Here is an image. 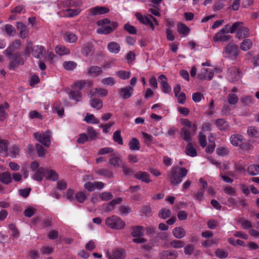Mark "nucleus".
<instances>
[{
	"label": "nucleus",
	"mask_w": 259,
	"mask_h": 259,
	"mask_svg": "<svg viewBox=\"0 0 259 259\" xmlns=\"http://www.w3.org/2000/svg\"><path fill=\"white\" fill-rule=\"evenodd\" d=\"M98 26H100L97 30V32L99 34H107L112 32L118 26V23L116 22H111L107 18L98 21L97 22Z\"/></svg>",
	"instance_id": "nucleus-1"
},
{
	"label": "nucleus",
	"mask_w": 259,
	"mask_h": 259,
	"mask_svg": "<svg viewBox=\"0 0 259 259\" xmlns=\"http://www.w3.org/2000/svg\"><path fill=\"white\" fill-rule=\"evenodd\" d=\"M188 171V170L184 167L180 168L178 166L172 167L169 175L170 183L172 185L180 184L182 182L181 178L186 177Z\"/></svg>",
	"instance_id": "nucleus-2"
},
{
	"label": "nucleus",
	"mask_w": 259,
	"mask_h": 259,
	"mask_svg": "<svg viewBox=\"0 0 259 259\" xmlns=\"http://www.w3.org/2000/svg\"><path fill=\"white\" fill-rule=\"evenodd\" d=\"M230 140L234 146L239 147L243 150H249L251 148L250 144L248 142H245V139L241 135H233L230 137Z\"/></svg>",
	"instance_id": "nucleus-3"
},
{
	"label": "nucleus",
	"mask_w": 259,
	"mask_h": 259,
	"mask_svg": "<svg viewBox=\"0 0 259 259\" xmlns=\"http://www.w3.org/2000/svg\"><path fill=\"white\" fill-rule=\"evenodd\" d=\"M106 225L111 229L120 230L124 228L125 224L118 216L112 215L106 219Z\"/></svg>",
	"instance_id": "nucleus-4"
},
{
	"label": "nucleus",
	"mask_w": 259,
	"mask_h": 259,
	"mask_svg": "<svg viewBox=\"0 0 259 259\" xmlns=\"http://www.w3.org/2000/svg\"><path fill=\"white\" fill-rule=\"evenodd\" d=\"M228 26H225L219 32L216 33L213 37V41L215 42L220 41H227L230 40L232 36L227 34L229 32Z\"/></svg>",
	"instance_id": "nucleus-5"
},
{
	"label": "nucleus",
	"mask_w": 259,
	"mask_h": 259,
	"mask_svg": "<svg viewBox=\"0 0 259 259\" xmlns=\"http://www.w3.org/2000/svg\"><path fill=\"white\" fill-rule=\"evenodd\" d=\"M135 16L137 19L141 23L146 25L149 26V27L152 29V30H154L155 29L154 22L155 23V25H158V23L157 19L151 16H150V17L146 16H143L140 13H136Z\"/></svg>",
	"instance_id": "nucleus-6"
},
{
	"label": "nucleus",
	"mask_w": 259,
	"mask_h": 259,
	"mask_svg": "<svg viewBox=\"0 0 259 259\" xmlns=\"http://www.w3.org/2000/svg\"><path fill=\"white\" fill-rule=\"evenodd\" d=\"M105 255L108 259H124L126 252L124 249L118 247L113 249L111 251L106 250Z\"/></svg>",
	"instance_id": "nucleus-7"
},
{
	"label": "nucleus",
	"mask_w": 259,
	"mask_h": 259,
	"mask_svg": "<svg viewBox=\"0 0 259 259\" xmlns=\"http://www.w3.org/2000/svg\"><path fill=\"white\" fill-rule=\"evenodd\" d=\"M33 135L34 138L44 146L47 147L50 146L51 133L49 131H47L41 133H35Z\"/></svg>",
	"instance_id": "nucleus-8"
},
{
	"label": "nucleus",
	"mask_w": 259,
	"mask_h": 259,
	"mask_svg": "<svg viewBox=\"0 0 259 259\" xmlns=\"http://www.w3.org/2000/svg\"><path fill=\"white\" fill-rule=\"evenodd\" d=\"M31 169L32 171H35L32 176L33 179L39 182L41 181L44 178L45 168L39 167V164L36 161H33L31 164Z\"/></svg>",
	"instance_id": "nucleus-9"
},
{
	"label": "nucleus",
	"mask_w": 259,
	"mask_h": 259,
	"mask_svg": "<svg viewBox=\"0 0 259 259\" xmlns=\"http://www.w3.org/2000/svg\"><path fill=\"white\" fill-rule=\"evenodd\" d=\"M238 49L237 46L233 44H228L223 51L226 57L235 59L238 55Z\"/></svg>",
	"instance_id": "nucleus-10"
},
{
	"label": "nucleus",
	"mask_w": 259,
	"mask_h": 259,
	"mask_svg": "<svg viewBox=\"0 0 259 259\" xmlns=\"http://www.w3.org/2000/svg\"><path fill=\"white\" fill-rule=\"evenodd\" d=\"M105 186L104 183L100 181L88 182L84 183L83 188L86 190L92 192L96 190H101Z\"/></svg>",
	"instance_id": "nucleus-11"
},
{
	"label": "nucleus",
	"mask_w": 259,
	"mask_h": 259,
	"mask_svg": "<svg viewBox=\"0 0 259 259\" xmlns=\"http://www.w3.org/2000/svg\"><path fill=\"white\" fill-rule=\"evenodd\" d=\"M214 75L213 71L211 69L203 68L197 75L198 78L200 80H211Z\"/></svg>",
	"instance_id": "nucleus-12"
},
{
	"label": "nucleus",
	"mask_w": 259,
	"mask_h": 259,
	"mask_svg": "<svg viewBox=\"0 0 259 259\" xmlns=\"http://www.w3.org/2000/svg\"><path fill=\"white\" fill-rule=\"evenodd\" d=\"M227 76L230 81L234 82L240 79V72L237 68L232 67L228 69Z\"/></svg>",
	"instance_id": "nucleus-13"
},
{
	"label": "nucleus",
	"mask_w": 259,
	"mask_h": 259,
	"mask_svg": "<svg viewBox=\"0 0 259 259\" xmlns=\"http://www.w3.org/2000/svg\"><path fill=\"white\" fill-rule=\"evenodd\" d=\"M159 81L161 86V88L162 92L165 94H169L171 92V87L168 83L167 78L165 75H160L159 76Z\"/></svg>",
	"instance_id": "nucleus-14"
},
{
	"label": "nucleus",
	"mask_w": 259,
	"mask_h": 259,
	"mask_svg": "<svg viewBox=\"0 0 259 259\" xmlns=\"http://www.w3.org/2000/svg\"><path fill=\"white\" fill-rule=\"evenodd\" d=\"M134 88L131 86H126L119 90V95L123 99L130 98L133 93Z\"/></svg>",
	"instance_id": "nucleus-15"
},
{
	"label": "nucleus",
	"mask_w": 259,
	"mask_h": 259,
	"mask_svg": "<svg viewBox=\"0 0 259 259\" xmlns=\"http://www.w3.org/2000/svg\"><path fill=\"white\" fill-rule=\"evenodd\" d=\"M102 68L98 66H91L87 69L88 74L92 77H97L103 73Z\"/></svg>",
	"instance_id": "nucleus-16"
},
{
	"label": "nucleus",
	"mask_w": 259,
	"mask_h": 259,
	"mask_svg": "<svg viewBox=\"0 0 259 259\" xmlns=\"http://www.w3.org/2000/svg\"><path fill=\"white\" fill-rule=\"evenodd\" d=\"M45 52V49L42 46H35L32 49V54L33 56L37 59L41 58Z\"/></svg>",
	"instance_id": "nucleus-17"
},
{
	"label": "nucleus",
	"mask_w": 259,
	"mask_h": 259,
	"mask_svg": "<svg viewBox=\"0 0 259 259\" xmlns=\"http://www.w3.org/2000/svg\"><path fill=\"white\" fill-rule=\"evenodd\" d=\"M23 60L20 55H16L14 56L12 60L10 62L9 68L10 70H15L18 65H23Z\"/></svg>",
	"instance_id": "nucleus-18"
},
{
	"label": "nucleus",
	"mask_w": 259,
	"mask_h": 259,
	"mask_svg": "<svg viewBox=\"0 0 259 259\" xmlns=\"http://www.w3.org/2000/svg\"><path fill=\"white\" fill-rule=\"evenodd\" d=\"M44 177L47 180L56 181L58 179L59 176L55 170L46 168L45 169Z\"/></svg>",
	"instance_id": "nucleus-19"
},
{
	"label": "nucleus",
	"mask_w": 259,
	"mask_h": 259,
	"mask_svg": "<svg viewBox=\"0 0 259 259\" xmlns=\"http://www.w3.org/2000/svg\"><path fill=\"white\" fill-rule=\"evenodd\" d=\"M86 84H88L89 88H90L92 86L93 82L92 81H87L85 80H78L74 82V84L72 85V88L74 90H78V91H80V90L82 89Z\"/></svg>",
	"instance_id": "nucleus-20"
},
{
	"label": "nucleus",
	"mask_w": 259,
	"mask_h": 259,
	"mask_svg": "<svg viewBox=\"0 0 259 259\" xmlns=\"http://www.w3.org/2000/svg\"><path fill=\"white\" fill-rule=\"evenodd\" d=\"M161 259H176L178 256V253L175 250H165L160 254Z\"/></svg>",
	"instance_id": "nucleus-21"
},
{
	"label": "nucleus",
	"mask_w": 259,
	"mask_h": 259,
	"mask_svg": "<svg viewBox=\"0 0 259 259\" xmlns=\"http://www.w3.org/2000/svg\"><path fill=\"white\" fill-rule=\"evenodd\" d=\"M135 177L136 179L146 183H149L151 181L150 179L149 174L145 171H140L137 172L135 175Z\"/></svg>",
	"instance_id": "nucleus-22"
},
{
	"label": "nucleus",
	"mask_w": 259,
	"mask_h": 259,
	"mask_svg": "<svg viewBox=\"0 0 259 259\" xmlns=\"http://www.w3.org/2000/svg\"><path fill=\"white\" fill-rule=\"evenodd\" d=\"M21 45L20 40H16L4 51V54L9 57L15 49H18Z\"/></svg>",
	"instance_id": "nucleus-23"
},
{
	"label": "nucleus",
	"mask_w": 259,
	"mask_h": 259,
	"mask_svg": "<svg viewBox=\"0 0 259 259\" xmlns=\"http://www.w3.org/2000/svg\"><path fill=\"white\" fill-rule=\"evenodd\" d=\"M249 35V29L242 25L241 27L238 29L236 33V37L238 39L246 38Z\"/></svg>",
	"instance_id": "nucleus-24"
},
{
	"label": "nucleus",
	"mask_w": 259,
	"mask_h": 259,
	"mask_svg": "<svg viewBox=\"0 0 259 259\" xmlns=\"http://www.w3.org/2000/svg\"><path fill=\"white\" fill-rule=\"evenodd\" d=\"M108 91L107 89L104 88H95L92 89L90 92V95L92 97L97 95L100 97H105L107 95Z\"/></svg>",
	"instance_id": "nucleus-25"
},
{
	"label": "nucleus",
	"mask_w": 259,
	"mask_h": 259,
	"mask_svg": "<svg viewBox=\"0 0 259 259\" xmlns=\"http://www.w3.org/2000/svg\"><path fill=\"white\" fill-rule=\"evenodd\" d=\"M17 27L18 30L19 31L20 36L23 38L26 37L28 34L27 26L21 22H18Z\"/></svg>",
	"instance_id": "nucleus-26"
},
{
	"label": "nucleus",
	"mask_w": 259,
	"mask_h": 259,
	"mask_svg": "<svg viewBox=\"0 0 259 259\" xmlns=\"http://www.w3.org/2000/svg\"><path fill=\"white\" fill-rule=\"evenodd\" d=\"M172 234L175 238L181 239L184 237L186 235L185 229L182 227H176L172 230Z\"/></svg>",
	"instance_id": "nucleus-27"
},
{
	"label": "nucleus",
	"mask_w": 259,
	"mask_h": 259,
	"mask_svg": "<svg viewBox=\"0 0 259 259\" xmlns=\"http://www.w3.org/2000/svg\"><path fill=\"white\" fill-rule=\"evenodd\" d=\"M252 40L249 38L244 39L240 44V49L243 51H247L252 47Z\"/></svg>",
	"instance_id": "nucleus-28"
},
{
	"label": "nucleus",
	"mask_w": 259,
	"mask_h": 259,
	"mask_svg": "<svg viewBox=\"0 0 259 259\" xmlns=\"http://www.w3.org/2000/svg\"><path fill=\"white\" fill-rule=\"evenodd\" d=\"M109 11V9L105 7H95L90 10L91 13L93 15L104 14Z\"/></svg>",
	"instance_id": "nucleus-29"
},
{
	"label": "nucleus",
	"mask_w": 259,
	"mask_h": 259,
	"mask_svg": "<svg viewBox=\"0 0 259 259\" xmlns=\"http://www.w3.org/2000/svg\"><path fill=\"white\" fill-rule=\"evenodd\" d=\"M107 49L110 53L117 54L120 51V46L117 42L111 41L108 44Z\"/></svg>",
	"instance_id": "nucleus-30"
},
{
	"label": "nucleus",
	"mask_w": 259,
	"mask_h": 259,
	"mask_svg": "<svg viewBox=\"0 0 259 259\" xmlns=\"http://www.w3.org/2000/svg\"><path fill=\"white\" fill-rule=\"evenodd\" d=\"M128 146L130 149L132 151H138L140 149V142L136 138H133L130 141L128 142Z\"/></svg>",
	"instance_id": "nucleus-31"
},
{
	"label": "nucleus",
	"mask_w": 259,
	"mask_h": 259,
	"mask_svg": "<svg viewBox=\"0 0 259 259\" xmlns=\"http://www.w3.org/2000/svg\"><path fill=\"white\" fill-rule=\"evenodd\" d=\"M90 105L94 108L100 110L103 107V102L99 99L92 98L90 100Z\"/></svg>",
	"instance_id": "nucleus-32"
},
{
	"label": "nucleus",
	"mask_w": 259,
	"mask_h": 259,
	"mask_svg": "<svg viewBox=\"0 0 259 259\" xmlns=\"http://www.w3.org/2000/svg\"><path fill=\"white\" fill-rule=\"evenodd\" d=\"M185 153L188 156L193 157L196 156L197 154L196 150L191 142L189 143L186 146Z\"/></svg>",
	"instance_id": "nucleus-33"
},
{
	"label": "nucleus",
	"mask_w": 259,
	"mask_h": 259,
	"mask_svg": "<svg viewBox=\"0 0 259 259\" xmlns=\"http://www.w3.org/2000/svg\"><path fill=\"white\" fill-rule=\"evenodd\" d=\"M81 94L79 91L76 90L70 91L69 93V98L70 99L73 100L76 102H79L81 99Z\"/></svg>",
	"instance_id": "nucleus-34"
},
{
	"label": "nucleus",
	"mask_w": 259,
	"mask_h": 259,
	"mask_svg": "<svg viewBox=\"0 0 259 259\" xmlns=\"http://www.w3.org/2000/svg\"><path fill=\"white\" fill-rule=\"evenodd\" d=\"M9 107V104L5 102L4 104L0 105V120H4L7 116L6 110Z\"/></svg>",
	"instance_id": "nucleus-35"
},
{
	"label": "nucleus",
	"mask_w": 259,
	"mask_h": 259,
	"mask_svg": "<svg viewBox=\"0 0 259 259\" xmlns=\"http://www.w3.org/2000/svg\"><path fill=\"white\" fill-rule=\"evenodd\" d=\"M0 181L5 184H8L12 182V178L10 172H4L0 177Z\"/></svg>",
	"instance_id": "nucleus-36"
},
{
	"label": "nucleus",
	"mask_w": 259,
	"mask_h": 259,
	"mask_svg": "<svg viewBox=\"0 0 259 259\" xmlns=\"http://www.w3.org/2000/svg\"><path fill=\"white\" fill-rule=\"evenodd\" d=\"M109 163L114 167H121L124 162L117 156L113 157L109 159Z\"/></svg>",
	"instance_id": "nucleus-37"
},
{
	"label": "nucleus",
	"mask_w": 259,
	"mask_h": 259,
	"mask_svg": "<svg viewBox=\"0 0 259 259\" xmlns=\"http://www.w3.org/2000/svg\"><path fill=\"white\" fill-rule=\"evenodd\" d=\"M55 52L60 56L67 55L70 53V50L63 46H57L55 48Z\"/></svg>",
	"instance_id": "nucleus-38"
},
{
	"label": "nucleus",
	"mask_w": 259,
	"mask_h": 259,
	"mask_svg": "<svg viewBox=\"0 0 259 259\" xmlns=\"http://www.w3.org/2000/svg\"><path fill=\"white\" fill-rule=\"evenodd\" d=\"M247 172L251 176H256L259 175V165H250L247 167Z\"/></svg>",
	"instance_id": "nucleus-39"
},
{
	"label": "nucleus",
	"mask_w": 259,
	"mask_h": 259,
	"mask_svg": "<svg viewBox=\"0 0 259 259\" xmlns=\"http://www.w3.org/2000/svg\"><path fill=\"white\" fill-rule=\"evenodd\" d=\"M178 31L180 34L184 35V36L187 35L190 32L189 28L185 24L183 23H180L178 24Z\"/></svg>",
	"instance_id": "nucleus-40"
},
{
	"label": "nucleus",
	"mask_w": 259,
	"mask_h": 259,
	"mask_svg": "<svg viewBox=\"0 0 259 259\" xmlns=\"http://www.w3.org/2000/svg\"><path fill=\"white\" fill-rule=\"evenodd\" d=\"M95 172L100 176L107 177V178H111L113 176V173L110 170L105 169L101 168L96 170Z\"/></svg>",
	"instance_id": "nucleus-41"
},
{
	"label": "nucleus",
	"mask_w": 259,
	"mask_h": 259,
	"mask_svg": "<svg viewBox=\"0 0 259 259\" xmlns=\"http://www.w3.org/2000/svg\"><path fill=\"white\" fill-rule=\"evenodd\" d=\"M217 127L220 130H226L229 127V124L223 119H218L215 121Z\"/></svg>",
	"instance_id": "nucleus-42"
},
{
	"label": "nucleus",
	"mask_w": 259,
	"mask_h": 259,
	"mask_svg": "<svg viewBox=\"0 0 259 259\" xmlns=\"http://www.w3.org/2000/svg\"><path fill=\"white\" fill-rule=\"evenodd\" d=\"M181 134L183 137V139L190 143L191 141V135L189 130L185 127H183L181 130Z\"/></svg>",
	"instance_id": "nucleus-43"
},
{
	"label": "nucleus",
	"mask_w": 259,
	"mask_h": 259,
	"mask_svg": "<svg viewBox=\"0 0 259 259\" xmlns=\"http://www.w3.org/2000/svg\"><path fill=\"white\" fill-rule=\"evenodd\" d=\"M243 25V23L242 22H236L233 23L231 26L229 24H227L226 26H228L230 27V28L228 29L229 32L232 34L235 32H237L238 29L241 27Z\"/></svg>",
	"instance_id": "nucleus-44"
},
{
	"label": "nucleus",
	"mask_w": 259,
	"mask_h": 259,
	"mask_svg": "<svg viewBox=\"0 0 259 259\" xmlns=\"http://www.w3.org/2000/svg\"><path fill=\"white\" fill-rule=\"evenodd\" d=\"M84 121L88 123L98 124L99 120L92 114H87L84 117Z\"/></svg>",
	"instance_id": "nucleus-45"
},
{
	"label": "nucleus",
	"mask_w": 259,
	"mask_h": 259,
	"mask_svg": "<svg viewBox=\"0 0 259 259\" xmlns=\"http://www.w3.org/2000/svg\"><path fill=\"white\" fill-rule=\"evenodd\" d=\"M64 39L69 43H74L77 41V37L74 33L67 32L65 35Z\"/></svg>",
	"instance_id": "nucleus-46"
},
{
	"label": "nucleus",
	"mask_w": 259,
	"mask_h": 259,
	"mask_svg": "<svg viewBox=\"0 0 259 259\" xmlns=\"http://www.w3.org/2000/svg\"><path fill=\"white\" fill-rule=\"evenodd\" d=\"M122 199L120 197L113 200L112 201H111L107 204L106 208V211H110L113 210L114 207V206L117 204L120 203L122 201Z\"/></svg>",
	"instance_id": "nucleus-47"
},
{
	"label": "nucleus",
	"mask_w": 259,
	"mask_h": 259,
	"mask_svg": "<svg viewBox=\"0 0 259 259\" xmlns=\"http://www.w3.org/2000/svg\"><path fill=\"white\" fill-rule=\"evenodd\" d=\"M143 228L140 226H135L132 229V235L133 237H140L143 235Z\"/></svg>",
	"instance_id": "nucleus-48"
},
{
	"label": "nucleus",
	"mask_w": 259,
	"mask_h": 259,
	"mask_svg": "<svg viewBox=\"0 0 259 259\" xmlns=\"http://www.w3.org/2000/svg\"><path fill=\"white\" fill-rule=\"evenodd\" d=\"M238 97L234 93L229 94L227 96L228 102L230 105H235L238 102Z\"/></svg>",
	"instance_id": "nucleus-49"
},
{
	"label": "nucleus",
	"mask_w": 259,
	"mask_h": 259,
	"mask_svg": "<svg viewBox=\"0 0 259 259\" xmlns=\"http://www.w3.org/2000/svg\"><path fill=\"white\" fill-rule=\"evenodd\" d=\"M113 139L114 141L119 145L123 144V140L121 136L120 131L117 130L114 132L113 135Z\"/></svg>",
	"instance_id": "nucleus-50"
},
{
	"label": "nucleus",
	"mask_w": 259,
	"mask_h": 259,
	"mask_svg": "<svg viewBox=\"0 0 259 259\" xmlns=\"http://www.w3.org/2000/svg\"><path fill=\"white\" fill-rule=\"evenodd\" d=\"M93 46L90 44H86L84 45L81 50L82 54L85 56L90 55L92 53Z\"/></svg>",
	"instance_id": "nucleus-51"
},
{
	"label": "nucleus",
	"mask_w": 259,
	"mask_h": 259,
	"mask_svg": "<svg viewBox=\"0 0 259 259\" xmlns=\"http://www.w3.org/2000/svg\"><path fill=\"white\" fill-rule=\"evenodd\" d=\"M116 75L121 79H127L130 77L131 72L124 70H120L116 72Z\"/></svg>",
	"instance_id": "nucleus-52"
},
{
	"label": "nucleus",
	"mask_w": 259,
	"mask_h": 259,
	"mask_svg": "<svg viewBox=\"0 0 259 259\" xmlns=\"http://www.w3.org/2000/svg\"><path fill=\"white\" fill-rule=\"evenodd\" d=\"M88 196L83 191L79 192L75 194V198L78 202L82 203L85 200H87Z\"/></svg>",
	"instance_id": "nucleus-53"
},
{
	"label": "nucleus",
	"mask_w": 259,
	"mask_h": 259,
	"mask_svg": "<svg viewBox=\"0 0 259 259\" xmlns=\"http://www.w3.org/2000/svg\"><path fill=\"white\" fill-rule=\"evenodd\" d=\"M247 134L250 137L257 138L259 137V130L254 126H249L247 129Z\"/></svg>",
	"instance_id": "nucleus-54"
},
{
	"label": "nucleus",
	"mask_w": 259,
	"mask_h": 259,
	"mask_svg": "<svg viewBox=\"0 0 259 259\" xmlns=\"http://www.w3.org/2000/svg\"><path fill=\"white\" fill-rule=\"evenodd\" d=\"M63 66L67 70H72L76 68L77 64L73 61H65Z\"/></svg>",
	"instance_id": "nucleus-55"
},
{
	"label": "nucleus",
	"mask_w": 259,
	"mask_h": 259,
	"mask_svg": "<svg viewBox=\"0 0 259 259\" xmlns=\"http://www.w3.org/2000/svg\"><path fill=\"white\" fill-rule=\"evenodd\" d=\"M102 84L107 85L113 86L115 84L116 81L115 79L112 77H108L104 78L101 80Z\"/></svg>",
	"instance_id": "nucleus-56"
},
{
	"label": "nucleus",
	"mask_w": 259,
	"mask_h": 259,
	"mask_svg": "<svg viewBox=\"0 0 259 259\" xmlns=\"http://www.w3.org/2000/svg\"><path fill=\"white\" fill-rule=\"evenodd\" d=\"M141 134L142 136V138L146 144H150L152 143L153 138L151 135L145 132H142Z\"/></svg>",
	"instance_id": "nucleus-57"
},
{
	"label": "nucleus",
	"mask_w": 259,
	"mask_h": 259,
	"mask_svg": "<svg viewBox=\"0 0 259 259\" xmlns=\"http://www.w3.org/2000/svg\"><path fill=\"white\" fill-rule=\"evenodd\" d=\"M171 214V211L170 209L166 208L161 209L159 212V217L165 219L170 217Z\"/></svg>",
	"instance_id": "nucleus-58"
},
{
	"label": "nucleus",
	"mask_w": 259,
	"mask_h": 259,
	"mask_svg": "<svg viewBox=\"0 0 259 259\" xmlns=\"http://www.w3.org/2000/svg\"><path fill=\"white\" fill-rule=\"evenodd\" d=\"M215 255L220 258H226L228 255L227 251L221 249H218L215 251Z\"/></svg>",
	"instance_id": "nucleus-59"
},
{
	"label": "nucleus",
	"mask_w": 259,
	"mask_h": 259,
	"mask_svg": "<svg viewBox=\"0 0 259 259\" xmlns=\"http://www.w3.org/2000/svg\"><path fill=\"white\" fill-rule=\"evenodd\" d=\"M8 142L7 140L2 139L0 137V153L5 152L7 150Z\"/></svg>",
	"instance_id": "nucleus-60"
},
{
	"label": "nucleus",
	"mask_w": 259,
	"mask_h": 259,
	"mask_svg": "<svg viewBox=\"0 0 259 259\" xmlns=\"http://www.w3.org/2000/svg\"><path fill=\"white\" fill-rule=\"evenodd\" d=\"M100 198L103 201H108L112 199L113 196L110 192H104L100 193Z\"/></svg>",
	"instance_id": "nucleus-61"
},
{
	"label": "nucleus",
	"mask_w": 259,
	"mask_h": 259,
	"mask_svg": "<svg viewBox=\"0 0 259 259\" xmlns=\"http://www.w3.org/2000/svg\"><path fill=\"white\" fill-rule=\"evenodd\" d=\"M80 12L81 10L79 9H68L66 15L69 17H73L78 15Z\"/></svg>",
	"instance_id": "nucleus-62"
},
{
	"label": "nucleus",
	"mask_w": 259,
	"mask_h": 259,
	"mask_svg": "<svg viewBox=\"0 0 259 259\" xmlns=\"http://www.w3.org/2000/svg\"><path fill=\"white\" fill-rule=\"evenodd\" d=\"M124 28L131 34H134L137 33V29L136 27L129 23H126L124 26Z\"/></svg>",
	"instance_id": "nucleus-63"
},
{
	"label": "nucleus",
	"mask_w": 259,
	"mask_h": 259,
	"mask_svg": "<svg viewBox=\"0 0 259 259\" xmlns=\"http://www.w3.org/2000/svg\"><path fill=\"white\" fill-rule=\"evenodd\" d=\"M170 245L173 248H181L184 246L185 243L182 241L175 240L171 242Z\"/></svg>",
	"instance_id": "nucleus-64"
}]
</instances>
